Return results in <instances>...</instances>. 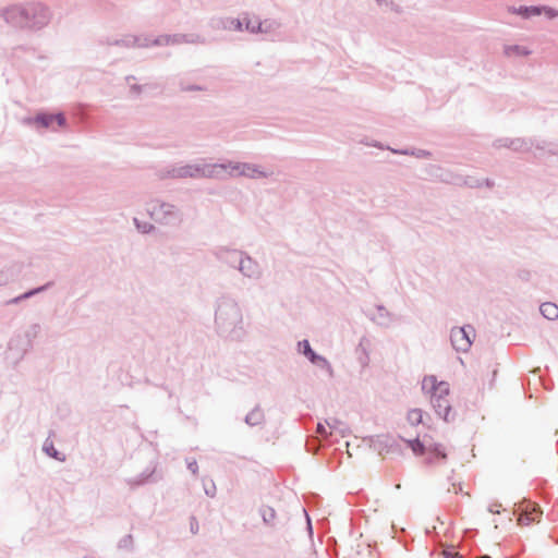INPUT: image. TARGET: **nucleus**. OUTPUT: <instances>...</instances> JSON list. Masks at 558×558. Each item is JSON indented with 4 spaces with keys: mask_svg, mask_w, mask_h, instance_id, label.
<instances>
[{
    "mask_svg": "<svg viewBox=\"0 0 558 558\" xmlns=\"http://www.w3.org/2000/svg\"><path fill=\"white\" fill-rule=\"evenodd\" d=\"M422 389L429 395L430 403L437 414L445 421L450 420L451 403L449 399L450 388L446 381H438L433 375L425 376Z\"/></svg>",
    "mask_w": 558,
    "mask_h": 558,
    "instance_id": "f257e3e1",
    "label": "nucleus"
},
{
    "mask_svg": "<svg viewBox=\"0 0 558 558\" xmlns=\"http://www.w3.org/2000/svg\"><path fill=\"white\" fill-rule=\"evenodd\" d=\"M7 19L17 27L39 28L48 23L49 12L41 4L33 3L10 10Z\"/></svg>",
    "mask_w": 558,
    "mask_h": 558,
    "instance_id": "f03ea898",
    "label": "nucleus"
},
{
    "mask_svg": "<svg viewBox=\"0 0 558 558\" xmlns=\"http://www.w3.org/2000/svg\"><path fill=\"white\" fill-rule=\"evenodd\" d=\"M230 168V173H239L247 177H259L264 175V172L259 171L258 169L254 168L251 165L247 163H230L228 166ZM227 169V166L225 165H214V166H204L203 168H193L189 167L184 169V172L181 173V175H190V177H214L219 173L218 170Z\"/></svg>",
    "mask_w": 558,
    "mask_h": 558,
    "instance_id": "7ed1b4c3",
    "label": "nucleus"
},
{
    "mask_svg": "<svg viewBox=\"0 0 558 558\" xmlns=\"http://www.w3.org/2000/svg\"><path fill=\"white\" fill-rule=\"evenodd\" d=\"M474 336L475 332L472 327H457L451 330V343L457 351L466 352L472 344V337Z\"/></svg>",
    "mask_w": 558,
    "mask_h": 558,
    "instance_id": "20e7f679",
    "label": "nucleus"
},
{
    "mask_svg": "<svg viewBox=\"0 0 558 558\" xmlns=\"http://www.w3.org/2000/svg\"><path fill=\"white\" fill-rule=\"evenodd\" d=\"M408 446L411 448L414 454L423 456L426 452L435 453L437 457L442 459L446 458V453L444 452V448L438 444H425L421 441L418 438L407 441Z\"/></svg>",
    "mask_w": 558,
    "mask_h": 558,
    "instance_id": "39448f33",
    "label": "nucleus"
},
{
    "mask_svg": "<svg viewBox=\"0 0 558 558\" xmlns=\"http://www.w3.org/2000/svg\"><path fill=\"white\" fill-rule=\"evenodd\" d=\"M542 511L538 507L532 504H527L518 518V523L521 526H529L534 522H539Z\"/></svg>",
    "mask_w": 558,
    "mask_h": 558,
    "instance_id": "423d86ee",
    "label": "nucleus"
},
{
    "mask_svg": "<svg viewBox=\"0 0 558 558\" xmlns=\"http://www.w3.org/2000/svg\"><path fill=\"white\" fill-rule=\"evenodd\" d=\"M34 122L43 128H50V126H52L53 122H57L59 126H63L65 123V119H64L63 114H61V113H58V114L43 113V114H38L34 119Z\"/></svg>",
    "mask_w": 558,
    "mask_h": 558,
    "instance_id": "0eeeda50",
    "label": "nucleus"
},
{
    "mask_svg": "<svg viewBox=\"0 0 558 558\" xmlns=\"http://www.w3.org/2000/svg\"><path fill=\"white\" fill-rule=\"evenodd\" d=\"M424 412L421 409H411L408 411L405 422L409 426L415 427L423 423Z\"/></svg>",
    "mask_w": 558,
    "mask_h": 558,
    "instance_id": "6e6552de",
    "label": "nucleus"
},
{
    "mask_svg": "<svg viewBox=\"0 0 558 558\" xmlns=\"http://www.w3.org/2000/svg\"><path fill=\"white\" fill-rule=\"evenodd\" d=\"M541 313L548 319L558 318V306L555 303L546 302L541 305Z\"/></svg>",
    "mask_w": 558,
    "mask_h": 558,
    "instance_id": "1a4fd4ad",
    "label": "nucleus"
},
{
    "mask_svg": "<svg viewBox=\"0 0 558 558\" xmlns=\"http://www.w3.org/2000/svg\"><path fill=\"white\" fill-rule=\"evenodd\" d=\"M300 345H302V347H303V352H304V354H305L306 356H308V357H310V360H311L312 362H314V361H315V359H316V355H315V353L313 352V350L311 349V345H310L308 341H307V340H304L303 342H300Z\"/></svg>",
    "mask_w": 558,
    "mask_h": 558,
    "instance_id": "9d476101",
    "label": "nucleus"
},
{
    "mask_svg": "<svg viewBox=\"0 0 558 558\" xmlns=\"http://www.w3.org/2000/svg\"><path fill=\"white\" fill-rule=\"evenodd\" d=\"M506 53L508 56H512V54H527L529 52L524 48H521L519 46H512V47L506 48Z\"/></svg>",
    "mask_w": 558,
    "mask_h": 558,
    "instance_id": "9b49d317",
    "label": "nucleus"
},
{
    "mask_svg": "<svg viewBox=\"0 0 558 558\" xmlns=\"http://www.w3.org/2000/svg\"><path fill=\"white\" fill-rule=\"evenodd\" d=\"M262 513L265 522H270L276 515L275 510L270 507H265Z\"/></svg>",
    "mask_w": 558,
    "mask_h": 558,
    "instance_id": "f8f14e48",
    "label": "nucleus"
},
{
    "mask_svg": "<svg viewBox=\"0 0 558 558\" xmlns=\"http://www.w3.org/2000/svg\"><path fill=\"white\" fill-rule=\"evenodd\" d=\"M444 558H458V553L452 550H444L442 551Z\"/></svg>",
    "mask_w": 558,
    "mask_h": 558,
    "instance_id": "ddd939ff",
    "label": "nucleus"
},
{
    "mask_svg": "<svg viewBox=\"0 0 558 558\" xmlns=\"http://www.w3.org/2000/svg\"><path fill=\"white\" fill-rule=\"evenodd\" d=\"M317 432L319 434H325V435L327 434V430H326V428H325V426L323 424H318L317 425Z\"/></svg>",
    "mask_w": 558,
    "mask_h": 558,
    "instance_id": "4468645a",
    "label": "nucleus"
},
{
    "mask_svg": "<svg viewBox=\"0 0 558 558\" xmlns=\"http://www.w3.org/2000/svg\"><path fill=\"white\" fill-rule=\"evenodd\" d=\"M189 468H190V470H191L193 473H196V471H197V464H196V462H195V461H194V462H191V463L189 464Z\"/></svg>",
    "mask_w": 558,
    "mask_h": 558,
    "instance_id": "2eb2a0df",
    "label": "nucleus"
},
{
    "mask_svg": "<svg viewBox=\"0 0 558 558\" xmlns=\"http://www.w3.org/2000/svg\"><path fill=\"white\" fill-rule=\"evenodd\" d=\"M34 293H35V291H31V292H28V293H25L22 298H17V299H15L14 301H17V300H20V299H24V298H28V296L33 295Z\"/></svg>",
    "mask_w": 558,
    "mask_h": 558,
    "instance_id": "dca6fc26",
    "label": "nucleus"
},
{
    "mask_svg": "<svg viewBox=\"0 0 558 558\" xmlns=\"http://www.w3.org/2000/svg\"><path fill=\"white\" fill-rule=\"evenodd\" d=\"M531 12H532L533 14H539V9H537V8H532V9H531Z\"/></svg>",
    "mask_w": 558,
    "mask_h": 558,
    "instance_id": "f3484780",
    "label": "nucleus"
},
{
    "mask_svg": "<svg viewBox=\"0 0 558 558\" xmlns=\"http://www.w3.org/2000/svg\"><path fill=\"white\" fill-rule=\"evenodd\" d=\"M483 558H489V557H483Z\"/></svg>",
    "mask_w": 558,
    "mask_h": 558,
    "instance_id": "a211bd4d",
    "label": "nucleus"
}]
</instances>
